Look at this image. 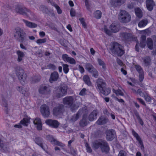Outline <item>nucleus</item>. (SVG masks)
Returning <instances> with one entry per match:
<instances>
[{"instance_id":"18","label":"nucleus","mask_w":156,"mask_h":156,"mask_svg":"<svg viewBox=\"0 0 156 156\" xmlns=\"http://www.w3.org/2000/svg\"><path fill=\"white\" fill-rule=\"evenodd\" d=\"M103 139H100L96 140L94 141L92 143V147L93 149L95 150L101 148Z\"/></svg>"},{"instance_id":"55","label":"nucleus","mask_w":156,"mask_h":156,"mask_svg":"<svg viewBox=\"0 0 156 156\" xmlns=\"http://www.w3.org/2000/svg\"><path fill=\"white\" fill-rule=\"evenodd\" d=\"M144 78V76L143 73H139V80L140 82H142L143 81Z\"/></svg>"},{"instance_id":"24","label":"nucleus","mask_w":156,"mask_h":156,"mask_svg":"<svg viewBox=\"0 0 156 156\" xmlns=\"http://www.w3.org/2000/svg\"><path fill=\"white\" fill-rule=\"evenodd\" d=\"M59 77V75L57 72L54 71L51 73L50 77L49 79V82L51 83H52L53 81H57Z\"/></svg>"},{"instance_id":"22","label":"nucleus","mask_w":156,"mask_h":156,"mask_svg":"<svg viewBox=\"0 0 156 156\" xmlns=\"http://www.w3.org/2000/svg\"><path fill=\"white\" fill-rule=\"evenodd\" d=\"M9 148L7 144L3 141L0 144V151L2 152L7 153L9 151Z\"/></svg>"},{"instance_id":"54","label":"nucleus","mask_w":156,"mask_h":156,"mask_svg":"<svg viewBox=\"0 0 156 156\" xmlns=\"http://www.w3.org/2000/svg\"><path fill=\"white\" fill-rule=\"evenodd\" d=\"M40 122V123H42L40 119L39 118H36L35 120H33V123L35 125L38 124Z\"/></svg>"},{"instance_id":"60","label":"nucleus","mask_w":156,"mask_h":156,"mask_svg":"<svg viewBox=\"0 0 156 156\" xmlns=\"http://www.w3.org/2000/svg\"><path fill=\"white\" fill-rule=\"evenodd\" d=\"M36 128L37 130H41L42 129V123H40V122L36 125Z\"/></svg>"},{"instance_id":"14","label":"nucleus","mask_w":156,"mask_h":156,"mask_svg":"<svg viewBox=\"0 0 156 156\" xmlns=\"http://www.w3.org/2000/svg\"><path fill=\"white\" fill-rule=\"evenodd\" d=\"M100 149L102 152L106 154L109 153L110 148L109 145L106 140H103Z\"/></svg>"},{"instance_id":"12","label":"nucleus","mask_w":156,"mask_h":156,"mask_svg":"<svg viewBox=\"0 0 156 156\" xmlns=\"http://www.w3.org/2000/svg\"><path fill=\"white\" fill-rule=\"evenodd\" d=\"M40 112L44 118H48L50 115L49 107L46 105H42L40 107Z\"/></svg>"},{"instance_id":"62","label":"nucleus","mask_w":156,"mask_h":156,"mask_svg":"<svg viewBox=\"0 0 156 156\" xmlns=\"http://www.w3.org/2000/svg\"><path fill=\"white\" fill-rule=\"evenodd\" d=\"M70 14L71 16L72 17H74L75 16V11L73 8H72L70 11Z\"/></svg>"},{"instance_id":"25","label":"nucleus","mask_w":156,"mask_h":156,"mask_svg":"<svg viewBox=\"0 0 156 156\" xmlns=\"http://www.w3.org/2000/svg\"><path fill=\"white\" fill-rule=\"evenodd\" d=\"M109 29L111 30V32L112 33H115L119 30L120 27L118 25L115 23H112L110 25Z\"/></svg>"},{"instance_id":"42","label":"nucleus","mask_w":156,"mask_h":156,"mask_svg":"<svg viewBox=\"0 0 156 156\" xmlns=\"http://www.w3.org/2000/svg\"><path fill=\"white\" fill-rule=\"evenodd\" d=\"M62 66L63 67V70L64 73L65 74L67 73L69 70V65L67 64H63Z\"/></svg>"},{"instance_id":"45","label":"nucleus","mask_w":156,"mask_h":156,"mask_svg":"<svg viewBox=\"0 0 156 156\" xmlns=\"http://www.w3.org/2000/svg\"><path fill=\"white\" fill-rule=\"evenodd\" d=\"M135 68L139 73H143V70L140 66L139 65H135Z\"/></svg>"},{"instance_id":"59","label":"nucleus","mask_w":156,"mask_h":156,"mask_svg":"<svg viewBox=\"0 0 156 156\" xmlns=\"http://www.w3.org/2000/svg\"><path fill=\"white\" fill-rule=\"evenodd\" d=\"M144 98L145 100L147 101L148 102H150L151 100V97L149 96L148 95H145L144 96Z\"/></svg>"},{"instance_id":"11","label":"nucleus","mask_w":156,"mask_h":156,"mask_svg":"<svg viewBox=\"0 0 156 156\" xmlns=\"http://www.w3.org/2000/svg\"><path fill=\"white\" fill-rule=\"evenodd\" d=\"M120 36L123 40L126 41H135L137 38L135 37L131 33L123 32L120 33Z\"/></svg>"},{"instance_id":"28","label":"nucleus","mask_w":156,"mask_h":156,"mask_svg":"<svg viewBox=\"0 0 156 156\" xmlns=\"http://www.w3.org/2000/svg\"><path fill=\"white\" fill-rule=\"evenodd\" d=\"M88 121L87 120V117L83 115L82 119L80 121L79 125L80 126L84 127L87 125Z\"/></svg>"},{"instance_id":"35","label":"nucleus","mask_w":156,"mask_h":156,"mask_svg":"<svg viewBox=\"0 0 156 156\" xmlns=\"http://www.w3.org/2000/svg\"><path fill=\"white\" fill-rule=\"evenodd\" d=\"M94 17L97 19H100L102 15L101 12L99 10H96L94 13Z\"/></svg>"},{"instance_id":"2","label":"nucleus","mask_w":156,"mask_h":156,"mask_svg":"<svg viewBox=\"0 0 156 156\" xmlns=\"http://www.w3.org/2000/svg\"><path fill=\"white\" fill-rule=\"evenodd\" d=\"M109 49L112 54L119 57L122 56L125 53L123 47L115 41L111 43Z\"/></svg>"},{"instance_id":"41","label":"nucleus","mask_w":156,"mask_h":156,"mask_svg":"<svg viewBox=\"0 0 156 156\" xmlns=\"http://www.w3.org/2000/svg\"><path fill=\"white\" fill-rule=\"evenodd\" d=\"M69 107H70L71 112H75L78 109V108L79 107V106L75 104H73L72 105H71V106H70Z\"/></svg>"},{"instance_id":"53","label":"nucleus","mask_w":156,"mask_h":156,"mask_svg":"<svg viewBox=\"0 0 156 156\" xmlns=\"http://www.w3.org/2000/svg\"><path fill=\"white\" fill-rule=\"evenodd\" d=\"M46 138L47 140L50 142L51 143L53 141V140H54V138L53 137V136L51 135H47Z\"/></svg>"},{"instance_id":"46","label":"nucleus","mask_w":156,"mask_h":156,"mask_svg":"<svg viewBox=\"0 0 156 156\" xmlns=\"http://www.w3.org/2000/svg\"><path fill=\"white\" fill-rule=\"evenodd\" d=\"M46 14H48L51 17H54L55 16V14L54 13V11L53 9H48V10L47 11V13Z\"/></svg>"},{"instance_id":"31","label":"nucleus","mask_w":156,"mask_h":156,"mask_svg":"<svg viewBox=\"0 0 156 156\" xmlns=\"http://www.w3.org/2000/svg\"><path fill=\"white\" fill-rule=\"evenodd\" d=\"M111 3L112 5L117 7L121 5L123 2L122 0H112Z\"/></svg>"},{"instance_id":"15","label":"nucleus","mask_w":156,"mask_h":156,"mask_svg":"<svg viewBox=\"0 0 156 156\" xmlns=\"http://www.w3.org/2000/svg\"><path fill=\"white\" fill-rule=\"evenodd\" d=\"M106 138L108 141H111L115 138V133L114 130H107L106 131Z\"/></svg>"},{"instance_id":"19","label":"nucleus","mask_w":156,"mask_h":156,"mask_svg":"<svg viewBox=\"0 0 156 156\" xmlns=\"http://www.w3.org/2000/svg\"><path fill=\"white\" fill-rule=\"evenodd\" d=\"M98 114V110H94L89 115L88 119L90 121H93L97 118V116Z\"/></svg>"},{"instance_id":"43","label":"nucleus","mask_w":156,"mask_h":156,"mask_svg":"<svg viewBox=\"0 0 156 156\" xmlns=\"http://www.w3.org/2000/svg\"><path fill=\"white\" fill-rule=\"evenodd\" d=\"M113 92L115 93L117 96L120 95L123 96L124 95V94L122 92V91L119 89H118L117 90H113Z\"/></svg>"},{"instance_id":"48","label":"nucleus","mask_w":156,"mask_h":156,"mask_svg":"<svg viewBox=\"0 0 156 156\" xmlns=\"http://www.w3.org/2000/svg\"><path fill=\"white\" fill-rule=\"evenodd\" d=\"M79 20L81 23L82 24L84 28H87V25L86 23L84 18H80L79 19Z\"/></svg>"},{"instance_id":"49","label":"nucleus","mask_w":156,"mask_h":156,"mask_svg":"<svg viewBox=\"0 0 156 156\" xmlns=\"http://www.w3.org/2000/svg\"><path fill=\"white\" fill-rule=\"evenodd\" d=\"M47 39L46 38L43 39H38L36 42L38 44H40L42 43H45L46 42Z\"/></svg>"},{"instance_id":"50","label":"nucleus","mask_w":156,"mask_h":156,"mask_svg":"<svg viewBox=\"0 0 156 156\" xmlns=\"http://www.w3.org/2000/svg\"><path fill=\"white\" fill-rule=\"evenodd\" d=\"M23 87L21 86H18L16 88L17 90L23 94H25L26 92V91L23 89Z\"/></svg>"},{"instance_id":"23","label":"nucleus","mask_w":156,"mask_h":156,"mask_svg":"<svg viewBox=\"0 0 156 156\" xmlns=\"http://www.w3.org/2000/svg\"><path fill=\"white\" fill-rule=\"evenodd\" d=\"M146 5L148 10L151 11L153 9L155 4L153 0H146Z\"/></svg>"},{"instance_id":"21","label":"nucleus","mask_w":156,"mask_h":156,"mask_svg":"<svg viewBox=\"0 0 156 156\" xmlns=\"http://www.w3.org/2000/svg\"><path fill=\"white\" fill-rule=\"evenodd\" d=\"M74 99L72 96L66 97L63 100V103L69 107L73 104Z\"/></svg>"},{"instance_id":"37","label":"nucleus","mask_w":156,"mask_h":156,"mask_svg":"<svg viewBox=\"0 0 156 156\" xmlns=\"http://www.w3.org/2000/svg\"><path fill=\"white\" fill-rule=\"evenodd\" d=\"M83 80L85 83L88 86L91 85V83L90 81V78L87 75H84L83 77Z\"/></svg>"},{"instance_id":"20","label":"nucleus","mask_w":156,"mask_h":156,"mask_svg":"<svg viewBox=\"0 0 156 156\" xmlns=\"http://www.w3.org/2000/svg\"><path fill=\"white\" fill-rule=\"evenodd\" d=\"M108 121V118L104 116H101L99 117L96 123L98 125H103L107 123Z\"/></svg>"},{"instance_id":"27","label":"nucleus","mask_w":156,"mask_h":156,"mask_svg":"<svg viewBox=\"0 0 156 156\" xmlns=\"http://www.w3.org/2000/svg\"><path fill=\"white\" fill-rule=\"evenodd\" d=\"M22 20L25 23L26 25L29 27L34 28L37 27V25L34 23L29 22L25 19H23Z\"/></svg>"},{"instance_id":"34","label":"nucleus","mask_w":156,"mask_h":156,"mask_svg":"<svg viewBox=\"0 0 156 156\" xmlns=\"http://www.w3.org/2000/svg\"><path fill=\"white\" fill-rule=\"evenodd\" d=\"M135 12L136 16L139 18H141L142 17V12L141 10L139 8H135Z\"/></svg>"},{"instance_id":"5","label":"nucleus","mask_w":156,"mask_h":156,"mask_svg":"<svg viewBox=\"0 0 156 156\" xmlns=\"http://www.w3.org/2000/svg\"><path fill=\"white\" fill-rule=\"evenodd\" d=\"M67 87L62 85L57 87H55L53 93L57 98H59L66 95L67 93Z\"/></svg>"},{"instance_id":"51","label":"nucleus","mask_w":156,"mask_h":156,"mask_svg":"<svg viewBox=\"0 0 156 156\" xmlns=\"http://www.w3.org/2000/svg\"><path fill=\"white\" fill-rule=\"evenodd\" d=\"M54 6L56 8L57 11V13L58 14H60L62 13V10L61 9L60 7L58 6L57 4H54Z\"/></svg>"},{"instance_id":"13","label":"nucleus","mask_w":156,"mask_h":156,"mask_svg":"<svg viewBox=\"0 0 156 156\" xmlns=\"http://www.w3.org/2000/svg\"><path fill=\"white\" fill-rule=\"evenodd\" d=\"M45 123L50 127L53 128H58L60 125L58 122L55 120L48 119L46 120Z\"/></svg>"},{"instance_id":"10","label":"nucleus","mask_w":156,"mask_h":156,"mask_svg":"<svg viewBox=\"0 0 156 156\" xmlns=\"http://www.w3.org/2000/svg\"><path fill=\"white\" fill-rule=\"evenodd\" d=\"M85 69L88 72L91 73L94 77L97 78L98 77V71L91 64L86 63L85 65Z\"/></svg>"},{"instance_id":"7","label":"nucleus","mask_w":156,"mask_h":156,"mask_svg":"<svg viewBox=\"0 0 156 156\" xmlns=\"http://www.w3.org/2000/svg\"><path fill=\"white\" fill-rule=\"evenodd\" d=\"M15 70L16 75L21 83H24L27 77V74L25 73V71L20 67H16Z\"/></svg>"},{"instance_id":"32","label":"nucleus","mask_w":156,"mask_h":156,"mask_svg":"<svg viewBox=\"0 0 156 156\" xmlns=\"http://www.w3.org/2000/svg\"><path fill=\"white\" fill-rule=\"evenodd\" d=\"M30 118H24L20 122V124L24 126H27L30 122Z\"/></svg>"},{"instance_id":"52","label":"nucleus","mask_w":156,"mask_h":156,"mask_svg":"<svg viewBox=\"0 0 156 156\" xmlns=\"http://www.w3.org/2000/svg\"><path fill=\"white\" fill-rule=\"evenodd\" d=\"M127 154L125 151L121 150L119 152L118 156H127Z\"/></svg>"},{"instance_id":"33","label":"nucleus","mask_w":156,"mask_h":156,"mask_svg":"<svg viewBox=\"0 0 156 156\" xmlns=\"http://www.w3.org/2000/svg\"><path fill=\"white\" fill-rule=\"evenodd\" d=\"M147 44L148 48L151 50L153 48V43L152 39L149 38L147 39Z\"/></svg>"},{"instance_id":"3","label":"nucleus","mask_w":156,"mask_h":156,"mask_svg":"<svg viewBox=\"0 0 156 156\" xmlns=\"http://www.w3.org/2000/svg\"><path fill=\"white\" fill-rule=\"evenodd\" d=\"M97 86L101 94L108 95L111 92V88L107 86L105 82L102 79H98L96 82Z\"/></svg>"},{"instance_id":"16","label":"nucleus","mask_w":156,"mask_h":156,"mask_svg":"<svg viewBox=\"0 0 156 156\" xmlns=\"http://www.w3.org/2000/svg\"><path fill=\"white\" fill-rule=\"evenodd\" d=\"M38 91L40 94L46 95L50 93V90L48 86L42 85L40 86Z\"/></svg>"},{"instance_id":"30","label":"nucleus","mask_w":156,"mask_h":156,"mask_svg":"<svg viewBox=\"0 0 156 156\" xmlns=\"http://www.w3.org/2000/svg\"><path fill=\"white\" fill-rule=\"evenodd\" d=\"M133 113L136 117L137 119L138 120V122L140 125L143 126L144 125V122L140 116L139 113L136 110H134Z\"/></svg>"},{"instance_id":"6","label":"nucleus","mask_w":156,"mask_h":156,"mask_svg":"<svg viewBox=\"0 0 156 156\" xmlns=\"http://www.w3.org/2000/svg\"><path fill=\"white\" fill-rule=\"evenodd\" d=\"M120 21L123 23H127L131 20V17L130 15L125 10L121 11L118 17Z\"/></svg>"},{"instance_id":"36","label":"nucleus","mask_w":156,"mask_h":156,"mask_svg":"<svg viewBox=\"0 0 156 156\" xmlns=\"http://www.w3.org/2000/svg\"><path fill=\"white\" fill-rule=\"evenodd\" d=\"M48 9L47 6L44 5H41L39 7L40 11H41L43 13L45 14L47 13V11L48 10Z\"/></svg>"},{"instance_id":"26","label":"nucleus","mask_w":156,"mask_h":156,"mask_svg":"<svg viewBox=\"0 0 156 156\" xmlns=\"http://www.w3.org/2000/svg\"><path fill=\"white\" fill-rule=\"evenodd\" d=\"M144 66L146 67L149 66L151 65V59L149 56H147L142 58Z\"/></svg>"},{"instance_id":"63","label":"nucleus","mask_w":156,"mask_h":156,"mask_svg":"<svg viewBox=\"0 0 156 156\" xmlns=\"http://www.w3.org/2000/svg\"><path fill=\"white\" fill-rule=\"evenodd\" d=\"M137 100H138L143 105H144V106H146V105L144 101L142 99L138 98H137Z\"/></svg>"},{"instance_id":"47","label":"nucleus","mask_w":156,"mask_h":156,"mask_svg":"<svg viewBox=\"0 0 156 156\" xmlns=\"http://www.w3.org/2000/svg\"><path fill=\"white\" fill-rule=\"evenodd\" d=\"M46 14H48L51 17H54L55 16V14L54 13V11L53 9H48V10L47 11V13Z\"/></svg>"},{"instance_id":"57","label":"nucleus","mask_w":156,"mask_h":156,"mask_svg":"<svg viewBox=\"0 0 156 156\" xmlns=\"http://www.w3.org/2000/svg\"><path fill=\"white\" fill-rule=\"evenodd\" d=\"M86 147L87 152L91 153L92 152V150L88 144L86 143Z\"/></svg>"},{"instance_id":"9","label":"nucleus","mask_w":156,"mask_h":156,"mask_svg":"<svg viewBox=\"0 0 156 156\" xmlns=\"http://www.w3.org/2000/svg\"><path fill=\"white\" fill-rule=\"evenodd\" d=\"M34 140L36 144L40 146L44 151L49 155H50L48 151L47 146L44 142V140L41 137L37 136L35 137Z\"/></svg>"},{"instance_id":"64","label":"nucleus","mask_w":156,"mask_h":156,"mask_svg":"<svg viewBox=\"0 0 156 156\" xmlns=\"http://www.w3.org/2000/svg\"><path fill=\"white\" fill-rule=\"evenodd\" d=\"M140 45L142 48H144L146 46V41H140Z\"/></svg>"},{"instance_id":"44","label":"nucleus","mask_w":156,"mask_h":156,"mask_svg":"<svg viewBox=\"0 0 156 156\" xmlns=\"http://www.w3.org/2000/svg\"><path fill=\"white\" fill-rule=\"evenodd\" d=\"M69 148H70V152H69V153L73 155V156H76L77 154L76 150L72 147H69Z\"/></svg>"},{"instance_id":"58","label":"nucleus","mask_w":156,"mask_h":156,"mask_svg":"<svg viewBox=\"0 0 156 156\" xmlns=\"http://www.w3.org/2000/svg\"><path fill=\"white\" fill-rule=\"evenodd\" d=\"M86 91V89L85 88H83L80 92L79 94L82 96H83L85 95Z\"/></svg>"},{"instance_id":"29","label":"nucleus","mask_w":156,"mask_h":156,"mask_svg":"<svg viewBox=\"0 0 156 156\" xmlns=\"http://www.w3.org/2000/svg\"><path fill=\"white\" fill-rule=\"evenodd\" d=\"M16 53L18 56L17 61L19 62H21L23 58L24 57L25 54L23 52L20 50L17 51Z\"/></svg>"},{"instance_id":"17","label":"nucleus","mask_w":156,"mask_h":156,"mask_svg":"<svg viewBox=\"0 0 156 156\" xmlns=\"http://www.w3.org/2000/svg\"><path fill=\"white\" fill-rule=\"evenodd\" d=\"M62 58L63 61L68 62L70 64H76V62L74 59L69 57L67 54H63L62 55Z\"/></svg>"},{"instance_id":"1","label":"nucleus","mask_w":156,"mask_h":156,"mask_svg":"<svg viewBox=\"0 0 156 156\" xmlns=\"http://www.w3.org/2000/svg\"><path fill=\"white\" fill-rule=\"evenodd\" d=\"M8 9H11L13 12L20 15H24L28 16L27 12L31 14V11L23 6L20 4L16 2H11L6 6Z\"/></svg>"},{"instance_id":"39","label":"nucleus","mask_w":156,"mask_h":156,"mask_svg":"<svg viewBox=\"0 0 156 156\" xmlns=\"http://www.w3.org/2000/svg\"><path fill=\"white\" fill-rule=\"evenodd\" d=\"M132 133L134 137L136 138V140L138 142L142 140L139 135L133 129H132Z\"/></svg>"},{"instance_id":"61","label":"nucleus","mask_w":156,"mask_h":156,"mask_svg":"<svg viewBox=\"0 0 156 156\" xmlns=\"http://www.w3.org/2000/svg\"><path fill=\"white\" fill-rule=\"evenodd\" d=\"M138 94H139L140 96L142 97H144L145 95L144 93L140 89H138Z\"/></svg>"},{"instance_id":"4","label":"nucleus","mask_w":156,"mask_h":156,"mask_svg":"<svg viewBox=\"0 0 156 156\" xmlns=\"http://www.w3.org/2000/svg\"><path fill=\"white\" fill-rule=\"evenodd\" d=\"M14 37L18 42L25 44L27 39V35L25 32L21 28L18 27L15 29Z\"/></svg>"},{"instance_id":"40","label":"nucleus","mask_w":156,"mask_h":156,"mask_svg":"<svg viewBox=\"0 0 156 156\" xmlns=\"http://www.w3.org/2000/svg\"><path fill=\"white\" fill-rule=\"evenodd\" d=\"M148 23L147 20H143L140 21L138 23V26L140 27H142L146 26Z\"/></svg>"},{"instance_id":"8","label":"nucleus","mask_w":156,"mask_h":156,"mask_svg":"<svg viewBox=\"0 0 156 156\" xmlns=\"http://www.w3.org/2000/svg\"><path fill=\"white\" fill-rule=\"evenodd\" d=\"M65 111L64 105L62 104H59L53 108L52 111L53 115L55 116H60L63 114Z\"/></svg>"},{"instance_id":"56","label":"nucleus","mask_w":156,"mask_h":156,"mask_svg":"<svg viewBox=\"0 0 156 156\" xmlns=\"http://www.w3.org/2000/svg\"><path fill=\"white\" fill-rule=\"evenodd\" d=\"M79 117V115L78 114H76V115H74L72 116L71 120L73 121H75L77 120Z\"/></svg>"},{"instance_id":"38","label":"nucleus","mask_w":156,"mask_h":156,"mask_svg":"<svg viewBox=\"0 0 156 156\" xmlns=\"http://www.w3.org/2000/svg\"><path fill=\"white\" fill-rule=\"evenodd\" d=\"M97 62L100 66H102V68L104 71H105L106 69V66L105 64L103 61L100 58L97 59Z\"/></svg>"}]
</instances>
